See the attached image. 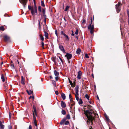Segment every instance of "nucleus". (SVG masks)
<instances>
[{
    "mask_svg": "<svg viewBox=\"0 0 129 129\" xmlns=\"http://www.w3.org/2000/svg\"><path fill=\"white\" fill-rule=\"evenodd\" d=\"M85 115L88 119L87 121V124L89 123L91 125L92 124V121L94 119L95 117L96 116L95 113H94L91 110H87L85 112Z\"/></svg>",
    "mask_w": 129,
    "mask_h": 129,
    "instance_id": "f257e3e1",
    "label": "nucleus"
},
{
    "mask_svg": "<svg viewBox=\"0 0 129 129\" xmlns=\"http://www.w3.org/2000/svg\"><path fill=\"white\" fill-rule=\"evenodd\" d=\"M91 24L88 26L87 27L88 29L90 30V32L91 34H92L93 33L94 26L93 25H91V24H92V18L91 19Z\"/></svg>",
    "mask_w": 129,
    "mask_h": 129,
    "instance_id": "f03ea898",
    "label": "nucleus"
},
{
    "mask_svg": "<svg viewBox=\"0 0 129 129\" xmlns=\"http://www.w3.org/2000/svg\"><path fill=\"white\" fill-rule=\"evenodd\" d=\"M31 12L33 15L35 16L36 15V13H37V11L36 6L32 8L31 9Z\"/></svg>",
    "mask_w": 129,
    "mask_h": 129,
    "instance_id": "7ed1b4c3",
    "label": "nucleus"
},
{
    "mask_svg": "<svg viewBox=\"0 0 129 129\" xmlns=\"http://www.w3.org/2000/svg\"><path fill=\"white\" fill-rule=\"evenodd\" d=\"M121 5V3L119 2L118 4L116 5V9L118 13H119L120 10V6Z\"/></svg>",
    "mask_w": 129,
    "mask_h": 129,
    "instance_id": "20e7f679",
    "label": "nucleus"
},
{
    "mask_svg": "<svg viewBox=\"0 0 129 129\" xmlns=\"http://www.w3.org/2000/svg\"><path fill=\"white\" fill-rule=\"evenodd\" d=\"M79 88V86L78 85H77L76 86L75 89V90L76 92L75 96H76L77 97V99H78V96L79 95V94L78 93Z\"/></svg>",
    "mask_w": 129,
    "mask_h": 129,
    "instance_id": "39448f33",
    "label": "nucleus"
},
{
    "mask_svg": "<svg viewBox=\"0 0 129 129\" xmlns=\"http://www.w3.org/2000/svg\"><path fill=\"white\" fill-rule=\"evenodd\" d=\"M20 2L24 6V7H25V5L26 4L27 0H19Z\"/></svg>",
    "mask_w": 129,
    "mask_h": 129,
    "instance_id": "423d86ee",
    "label": "nucleus"
},
{
    "mask_svg": "<svg viewBox=\"0 0 129 129\" xmlns=\"http://www.w3.org/2000/svg\"><path fill=\"white\" fill-rule=\"evenodd\" d=\"M65 56H66L68 59H69L71 58L72 55L71 54L66 53Z\"/></svg>",
    "mask_w": 129,
    "mask_h": 129,
    "instance_id": "0eeeda50",
    "label": "nucleus"
},
{
    "mask_svg": "<svg viewBox=\"0 0 129 129\" xmlns=\"http://www.w3.org/2000/svg\"><path fill=\"white\" fill-rule=\"evenodd\" d=\"M75 97L76 99V100H77V101H78L79 104L80 105H81L83 103V101L82 100V99L81 98H80L79 99V98L78 96V99H77V97L76 96H75Z\"/></svg>",
    "mask_w": 129,
    "mask_h": 129,
    "instance_id": "6e6552de",
    "label": "nucleus"
},
{
    "mask_svg": "<svg viewBox=\"0 0 129 129\" xmlns=\"http://www.w3.org/2000/svg\"><path fill=\"white\" fill-rule=\"evenodd\" d=\"M82 75V72L81 71H79L78 73L77 78L78 79H80L81 78V76Z\"/></svg>",
    "mask_w": 129,
    "mask_h": 129,
    "instance_id": "1a4fd4ad",
    "label": "nucleus"
},
{
    "mask_svg": "<svg viewBox=\"0 0 129 129\" xmlns=\"http://www.w3.org/2000/svg\"><path fill=\"white\" fill-rule=\"evenodd\" d=\"M59 48L60 49V50L62 52L65 53H66V52H65V50L64 48L63 47V46L61 45H60L59 46Z\"/></svg>",
    "mask_w": 129,
    "mask_h": 129,
    "instance_id": "9d476101",
    "label": "nucleus"
},
{
    "mask_svg": "<svg viewBox=\"0 0 129 129\" xmlns=\"http://www.w3.org/2000/svg\"><path fill=\"white\" fill-rule=\"evenodd\" d=\"M34 110L33 111V116L37 115L36 109V107L33 106Z\"/></svg>",
    "mask_w": 129,
    "mask_h": 129,
    "instance_id": "9b49d317",
    "label": "nucleus"
},
{
    "mask_svg": "<svg viewBox=\"0 0 129 129\" xmlns=\"http://www.w3.org/2000/svg\"><path fill=\"white\" fill-rule=\"evenodd\" d=\"M61 106L62 108H64L66 106V104L65 103H64L62 101L61 102Z\"/></svg>",
    "mask_w": 129,
    "mask_h": 129,
    "instance_id": "f8f14e48",
    "label": "nucleus"
},
{
    "mask_svg": "<svg viewBox=\"0 0 129 129\" xmlns=\"http://www.w3.org/2000/svg\"><path fill=\"white\" fill-rule=\"evenodd\" d=\"M4 40L5 41H8L9 39V37L8 36L5 35L4 36Z\"/></svg>",
    "mask_w": 129,
    "mask_h": 129,
    "instance_id": "ddd939ff",
    "label": "nucleus"
},
{
    "mask_svg": "<svg viewBox=\"0 0 129 129\" xmlns=\"http://www.w3.org/2000/svg\"><path fill=\"white\" fill-rule=\"evenodd\" d=\"M0 129H4V126L2 124V122L0 121Z\"/></svg>",
    "mask_w": 129,
    "mask_h": 129,
    "instance_id": "4468645a",
    "label": "nucleus"
},
{
    "mask_svg": "<svg viewBox=\"0 0 129 129\" xmlns=\"http://www.w3.org/2000/svg\"><path fill=\"white\" fill-rule=\"evenodd\" d=\"M66 120V118H64L60 122V124L61 125H62L63 123H64V122Z\"/></svg>",
    "mask_w": 129,
    "mask_h": 129,
    "instance_id": "2eb2a0df",
    "label": "nucleus"
},
{
    "mask_svg": "<svg viewBox=\"0 0 129 129\" xmlns=\"http://www.w3.org/2000/svg\"><path fill=\"white\" fill-rule=\"evenodd\" d=\"M54 73L55 75L56 76H58L59 75V73L56 70L54 71Z\"/></svg>",
    "mask_w": 129,
    "mask_h": 129,
    "instance_id": "dca6fc26",
    "label": "nucleus"
},
{
    "mask_svg": "<svg viewBox=\"0 0 129 129\" xmlns=\"http://www.w3.org/2000/svg\"><path fill=\"white\" fill-rule=\"evenodd\" d=\"M44 36L47 39H48V34L46 32L44 31Z\"/></svg>",
    "mask_w": 129,
    "mask_h": 129,
    "instance_id": "f3484780",
    "label": "nucleus"
},
{
    "mask_svg": "<svg viewBox=\"0 0 129 129\" xmlns=\"http://www.w3.org/2000/svg\"><path fill=\"white\" fill-rule=\"evenodd\" d=\"M61 96L63 100H64L65 99L66 96L64 93H62L61 94Z\"/></svg>",
    "mask_w": 129,
    "mask_h": 129,
    "instance_id": "a211bd4d",
    "label": "nucleus"
},
{
    "mask_svg": "<svg viewBox=\"0 0 129 129\" xmlns=\"http://www.w3.org/2000/svg\"><path fill=\"white\" fill-rule=\"evenodd\" d=\"M1 78L3 82H4L5 81V78L4 77L3 75V74H2L1 75Z\"/></svg>",
    "mask_w": 129,
    "mask_h": 129,
    "instance_id": "6ab92c4d",
    "label": "nucleus"
},
{
    "mask_svg": "<svg viewBox=\"0 0 129 129\" xmlns=\"http://www.w3.org/2000/svg\"><path fill=\"white\" fill-rule=\"evenodd\" d=\"M64 36L65 37L64 38L65 39V40L67 41H68L69 40V39L68 36L66 34L65 35H64Z\"/></svg>",
    "mask_w": 129,
    "mask_h": 129,
    "instance_id": "aec40b11",
    "label": "nucleus"
},
{
    "mask_svg": "<svg viewBox=\"0 0 129 129\" xmlns=\"http://www.w3.org/2000/svg\"><path fill=\"white\" fill-rule=\"evenodd\" d=\"M81 51V50L80 49H77L76 51V53L77 54H79L80 53V52Z\"/></svg>",
    "mask_w": 129,
    "mask_h": 129,
    "instance_id": "412c9836",
    "label": "nucleus"
},
{
    "mask_svg": "<svg viewBox=\"0 0 129 129\" xmlns=\"http://www.w3.org/2000/svg\"><path fill=\"white\" fill-rule=\"evenodd\" d=\"M26 91L27 92L28 94L29 95L31 94L33 92V91L31 90H26Z\"/></svg>",
    "mask_w": 129,
    "mask_h": 129,
    "instance_id": "4be33fe9",
    "label": "nucleus"
},
{
    "mask_svg": "<svg viewBox=\"0 0 129 129\" xmlns=\"http://www.w3.org/2000/svg\"><path fill=\"white\" fill-rule=\"evenodd\" d=\"M56 57H53L52 58V60L55 63H56Z\"/></svg>",
    "mask_w": 129,
    "mask_h": 129,
    "instance_id": "5701e85b",
    "label": "nucleus"
},
{
    "mask_svg": "<svg viewBox=\"0 0 129 129\" xmlns=\"http://www.w3.org/2000/svg\"><path fill=\"white\" fill-rule=\"evenodd\" d=\"M58 57L60 59V61H61L60 62V61H58L59 63H63V60L59 56H58ZM58 61H59L58 60Z\"/></svg>",
    "mask_w": 129,
    "mask_h": 129,
    "instance_id": "b1692460",
    "label": "nucleus"
},
{
    "mask_svg": "<svg viewBox=\"0 0 129 129\" xmlns=\"http://www.w3.org/2000/svg\"><path fill=\"white\" fill-rule=\"evenodd\" d=\"M61 113L63 115H64L66 114V112L64 110H62L61 111Z\"/></svg>",
    "mask_w": 129,
    "mask_h": 129,
    "instance_id": "393cba45",
    "label": "nucleus"
},
{
    "mask_svg": "<svg viewBox=\"0 0 129 129\" xmlns=\"http://www.w3.org/2000/svg\"><path fill=\"white\" fill-rule=\"evenodd\" d=\"M85 98L86 99H87L88 100H89V97L88 94H86L85 95Z\"/></svg>",
    "mask_w": 129,
    "mask_h": 129,
    "instance_id": "a878e982",
    "label": "nucleus"
},
{
    "mask_svg": "<svg viewBox=\"0 0 129 129\" xmlns=\"http://www.w3.org/2000/svg\"><path fill=\"white\" fill-rule=\"evenodd\" d=\"M40 37L41 38V40L43 41L44 40V38L42 35H40Z\"/></svg>",
    "mask_w": 129,
    "mask_h": 129,
    "instance_id": "bb28decb",
    "label": "nucleus"
},
{
    "mask_svg": "<svg viewBox=\"0 0 129 129\" xmlns=\"http://www.w3.org/2000/svg\"><path fill=\"white\" fill-rule=\"evenodd\" d=\"M0 30L2 31H4L5 30V29L3 26H2L0 27Z\"/></svg>",
    "mask_w": 129,
    "mask_h": 129,
    "instance_id": "cd10ccee",
    "label": "nucleus"
},
{
    "mask_svg": "<svg viewBox=\"0 0 129 129\" xmlns=\"http://www.w3.org/2000/svg\"><path fill=\"white\" fill-rule=\"evenodd\" d=\"M69 7H70L69 6H67L66 8L65 9L64 11H67V10L69 9Z\"/></svg>",
    "mask_w": 129,
    "mask_h": 129,
    "instance_id": "c85d7f7f",
    "label": "nucleus"
},
{
    "mask_svg": "<svg viewBox=\"0 0 129 129\" xmlns=\"http://www.w3.org/2000/svg\"><path fill=\"white\" fill-rule=\"evenodd\" d=\"M69 123V122L68 121H65L64 124L65 125H68Z\"/></svg>",
    "mask_w": 129,
    "mask_h": 129,
    "instance_id": "c756f323",
    "label": "nucleus"
},
{
    "mask_svg": "<svg viewBox=\"0 0 129 129\" xmlns=\"http://www.w3.org/2000/svg\"><path fill=\"white\" fill-rule=\"evenodd\" d=\"M69 80L70 85H71L72 87H73V83H72V81H71L69 79Z\"/></svg>",
    "mask_w": 129,
    "mask_h": 129,
    "instance_id": "7c9ffc66",
    "label": "nucleus"
},
{
    "mask_svg": "<svg viewBox=\"0 0 129 129\" xmlns=\"http://www.w3.org/2000/svg\"><path fill=\"white\" fill-rule=\"evenodd\" d=\"M41 4L42 6L44 7L45 6V4L44 2L42 1L41 2Z\"/></svg>",
    "mask_w": 129,
    "mask_h": 129,
    "instance_id": "2f4dec72",
    "label": "nucleus"
},
{
    "mask_svg": "<svg viewBox=\"0 0 129 129\" xmlns=\"http://www.w3.org/2000/svg\"><path fill=\"white\" fill-rule=\"evenodd\" d=\"M34 123L35 126H36V127H37V123L36 121H34Z\"/></svg>",
    "mask_w": 129,
    "mask_h": 129,
    "instance_id": "473e14b6",
    "label": "nucleus"
},
{
    "mask_svg": "<svg viewBox=\"0 0 129 129\" xmlns=\"http://www.w3.org/2000/svg\"><path fill=\"white\" fill-rule=\"evenodd\" d=\"M41 7L40 6H39L38 7V10L40 12L41 11Z\"/></svg>",
    "mask_w": 129,
    "mask_h": 129,
    "instance_id": "72a5a7b5",
    "label": "nucleus"
},
{
    "mask_svg": "<svg viewBox=\"0 0 129 129\" xmlns=\"http://www.w3.org/2000/svg\"><path fill=\"white\" fill-rule=\"evenodd\" d=\"M66 118L68 119H70V117L69 114H68L67 115Z\"/></svg>",
    "mask_w": 129,
    "mask_h": 129,
    "instance_id": "f704fd0d",
    "label": "nucleus"
},
{
    "mask_svg": "<svg viewBox=\"0 0 129 129\" xmlns=\"http://www.w3.org/2000/svg\"><path fill=\"white\" fill-rule=\"evenodd\" d=\"M78 34V30L77 29H76V31L75 32V34L76 35H77Z\"/></svg>",
    "mask_w": 129,
    "mask_h": 129,
    "instance_id": "c9c22d12",
    "label": "nucleus"
},
{
    "mask_svg": "<svg viewBox=\"0 0 129 129\" xmlns=\"http://www.w3.org/2000/svg\"><path fill=\"white\" fill-rule=\"evenodd\" d=\"M41 44H42V46L43 47V49H44V42H42Z\"/></svg>",
    "mask_w": 129,
    "mask_h": 129,
    "instance_id": "e433bc0d",
    "label": "nucleus"
},
{
    "mask_svg": "<svg viewBox=\"0 0 129 129\" xmlns=\"http://www.w3.org/2000/svg\"><path fill=\"white\" fill-rule=\"evenodd\" d=\"M11 66L12 67V68L14 69V64L13 63H11Z\"/></svg>",
    "mask_w": 129,
    "mask_h": 129,
    "instance_id": "4c0bfd02",
    "label": "nucleus"
},
{
    "mask_svg": "<svg viewBox=\"0 0 129 129\" xmlns=\"http://www.w3.org/2000/svg\"><path fill=\"white\" fill-rule=\"evenodd\" d=\"M85 57L87 58H89L88 54H85Z\"/></svg>",
    "mask_w": 129,
    "mask_h": 129,
    "instance_id": "58836bf2",
    "label": "nucleus"
},
{
    "mask_svg": "<svg viewBox=\"0 0 129 129\" xmlns=\"http://www.w3.org/2000/svg\"><path fill=\"white\" fill-rule=\"evenodd\" d=\"M61 34L62 35H63L64 36L66 35V34L63 33L62 31H61Z\"/></svg>",
    "mask_w": 129,
    "mask_h": 129,
    "instance_id": "ea45409f",
    "label": "nucleus"
},
{
    "mask_svg": "<svg viewBox=\"0 0 129 129\" xmlns=\"http://www.w3.org/2000/svg\"><path fill=\"white\" fill-rule=\"evenodd\" d=\"M33 7H31V6H28V8L29 10H31V9H32Z\"/></svg>",
    "mask_w": 129,
    "mask_h": 129,
    "instance_id": "a19ab883",
    "label": "nucleus"
},
{
    "mask_svg": "<svg viewBox=\"0 0 129 129\" xmlns=\"http://www.w3.org/2000/svg\"><path fill=\"white\" fill-rule=\"evenodd\" d=\"M43 16L44 17V18H46V16L45 14V12H44V13H43Z\"/></svg>",
    "mask_w": 129,
    "mask_h": 129,
    "instance_id": "79ce46f5",
    "label": "nucleus"
},
{
    "mask_svg": "<svg viewBox=\"0 0 129 129\" xmlns=\"http://www.w3.org/2000/svg\"><path fill=\"white\" fill-rule=\"evenodd\" d=\"M21 83L23 84H25L23 80H21Z\"/></svg>",
    "mask_w": 129,
    "mask_h": 129,
    "instance_id": "37998d69",
    "label": "nucleus"
},
{
    "mask_svg": "<svg viewBox=\"0 0 129 129\" xmlns=\"http://www.w3.org/2000/svg\"><path fill=\"white\" fill-rule=\"evenodd\" d=\"M55 79L56 81H57L58 79V76H56V77H55Z\"/></svg>",
    "mask_w": 129,
    "mask_h": 129,
    "instance_id": "c03bdc74",
    "label": "nucleus"
},
{
    "mask_svg": "<svg viewBox=\"0 0 129 129\" xmlns=\"http://www.w3.org/2000/svg\"><path fill=\"white\" fill-rule=\"evenodd\" d=\"M55 94L56 95H57L58 94V91H55Z\"/></svg>",
    "mask_w": 129,
    "mask_h": 129,
    "instance_id": "a18cd8bd",
    "label": "nucleus"
},
{
    "mask_svg": "<svg viewBox=\"0 0 129 129\" xmlns=\"http://www.w3.org/2000/svg\"><path fill=\"white\" fill-rule=\"evenodd\" d=\"M33 119L34 121H36V117L35 116H33Z\"/></svg>",
    "mask_w": 129,
    "mask_h": 129,
    "instance_id": "49530a36",
    "label": "nucleus"
},
{
    "mask_svg": "<svg viewBox=\"0 0 129 129\" xmlns=\"http://www.w3.org/2000/svg\"><path fill=\"white\" fill-rule=\"evenodd\" d=\"M55 33L56 35L57 36V32L56 30H55Z\"/></svg>",
    "mask_w": 129,
    "mask_h": 129,
    "instance_id": "de8ad7c7",
    "label": "nucleus"
},
{
    "mask_svg": "<svg viewBox=\"0 0 129 129\" xmlns=\"http://www.w3.org/2000/svg\"><path fill=\"white\" fill-rule=\"evenodd\" d=\"M12 128V126L11 125H9L8 126V129H11Z\"/></svg>",
    "mask_w": 129,
    "mask_h": 129,
    "instance_id": "09e8293b",
    "label": "nucleus"
},
{
    "mask_svg": "<svg viewBox=\"0 0 129 129\" xmlns=\"http://www.w3.org/2000/svg\"><path fill=\"white\" fill-rule=\"evenodd\" d=\"M72 96L71 95V94H70L69 95V98L70 99H72Z\"/></svg>",
    "mask_w": 129,
    "mask_h": 129,
    "instance_id": "8fccbe9b",
    "label": "nucleus"
},
{
    "mask_svg": "<svg viewBox=\"0 0 129 129\" xmlns=\"http://www.w3.org/2000/svg\"><path fill=\"white\" fill-rule=\"evenodd\" d=\"M72 34H71V35L72 36H74V32L73 30L72 31Z\"/></svg>",
    "mask_w": 129,
    "mask_h": 129,
    "instance_id": "3c124183",
    "label": "nucleus"
},
{
    "mask_svg": "<svg viewBox=\"0 0 129 129\" xmlns=\"http://www.w3.org/2000/svg\"><path fill=\"white\" fill-rule=\"evenodd\" d=\"M28 129H32V126L31 125H30L29 126Z\"/></svg>",
    "mask_w": 129,
    "mask_h": 129,
    "instance_id": "603ef678",
    "label": "nucleus"
},
{
    "mask_svg": "<svg viewBox=\"0 0 129 129\" xmlns=\"http://www.w3.org/2000/svg\"><path fill=\"white\" fill-rule=\"evenodd\" d=\"M46 18H44V22L45 23V24L46 23Z\"/></svg>",
    "mask_w": 129,
    "mask_h": 129,
    "instance_id": "864d4df0",
    "label": "nucleus"
},
{
    "mask_svg": "<svg viewBox=\"0 0 129 129\" xmlns=\"http://www.w3.org/2000/svg\"><path fill=\"white\" fill-rule=\"evenodd\" d=\"M38 21L39 22V27H40V21L39 20Z\"/></svg>",
    "mask_w": 129,
    "mask_h": 129,
    "instance_id": "5fc2aeb1",
    "label": "nucleus"
},
{
    "mask_svg": "<svg viewBox=\"0 0 129 129\" xmlns=\"http://www.w3.org/2000/svg\"><path fill=\"white\" fill-rule=\"evenodd\" d=\"M127 14L128 16V17H129V11H127Z\"/></svg>",
    "mask_w": 129,
    "mask_h": 129,
    "instance_id": "6e6d98bb",
    "label": "nucleus"
},
{
    "mask_svg": "<svg viewBox=\"0 0 129 129\" xmlns=\"http://www.w3.org/2000/svg\"><path fill=\"white\" fill-rule=\"evenodd\" d=\"M32 98L33 99H34V96H30L29 97V98Z\"/></svg>",
    "mask_w": 129,
    "mask_h": 129,
    "instance_id": "4d7b16f0",
    "label": "nucleus"
},
{
    "mask_svg": "<svg viewBox=\"0 0 129 129\" xmlns=\"http://www.w3.org/2000/svg\"><path fill=\"white\" fill-rule=\"evenodd\" d=\"M85 20H83V21H82V23H85Z\"/></svg>",
    "mask_w": 129,
    "mask_h": 129,
    "instance_id": "13d9d810",
    "label": "nucleus"
},
{
    "mask_svg": "<svg viewBox=\"0 0 129 129\" xmlns=\"http://www.w3.org/2000/svg\"><path fill=\"white\" fill-rule=\"evenodd\" d=\"M43 14L44 13V12H45V9H43Z\"/></svg>",
    "mask_w": 129,
    "mask_h": 129,
    "instance_id": "bf43d9fd",
    "label": "nucleus"
},
{
    "mask_svg": "<svg viewBox=\"0 0 129 129\" xmlns=\"http://www.w3.org/2000/svg\"><path fill=\"white\" fill-rule=\"evenodd\" d=\"M11 113L10 112H9V117H10V118H11Z\"/></svg>",
    "mask_w": 129,
    "mask_h": 129,
    "instance_id": "052dcab7",
    "label": "nucleus"
},
{
    "mask_svg": "<svg viewBox=\"0 0 129 129\" xmlns=\"http://www.w3.org/2000/svg\"><path fill=\"white\" fill-rule=\"evenodd\" d=\"M70 101L71 102L73 101L72 99H70Z\"/></svg>",
    "mask_w": 129,
    "mask_h": 129,
    "instance_id": "680f3d73",
    "label": "nucleus"
},
{
    "mask_svg": "<svg viewBox=\"0 0 129 129\" xmlns=\"http://www.w3.org/2000/svg\"><path fill=\"white\" fill-rule=\"evenodd\" d=\"M128 24L129 25V17H128Z\"/></svg>",
    "mask_w": 129,
    "mask_h": 129,
    "instance_id": "e2e57ef3",
    "label": "nucleus"
},
{
    "mask_svg": "<svg viewBox=\"0 0 129 129\" xmlns=\"http://www.w3.org/2000/svg\"><path fill=\"white\" fill-rule=\"evenodd\" d=\"M23 78L22 76L21 77V80H23Z\"/></svg>",
    "mask_w": 129,
    "mask_h": 129,
    "instance_id": "0e129e2a",
    "label": "nucleus"
},
{
    "mask_svg": "<svg viewBox=\"0 0 129 129\" xmlns=\"http://www.w3.org/2000/svg\"><path fill=\"white\" fill-rule=\"evenodd\" d=\"M97 99H98L99 100V97H98V96H97Z\"/></svg>",
    "mask_w": 129,
    "mask_h": 129,
    "instance_id": "69168bd1",
    "label": "nucleus"
},
{
    "mask_svg": "<svg viewBox=\"0 0 129 129\" xmlns=\"http://www.w3.org/2000/svg\"><path fill=\"white\" fill-rule=\"evenodd\" d=\"M50 79H51L52 78V77L51 76H50Z\"/></svg>",
    "mask_w": 129,
    "mask_h": 129,
    "instance_id": "338daca9",
    "label": "nucleus"
},
{
    "mask_svg": "<svg viewBox=\"0 0 129 129\" xmlns=\"http://www.w3.org/2000/svg\"><path fill=\"white\" fill-rule=\"evenodd\" d=\"M91 128H92V127H91V126H90L89 127V129H91Z\"/></svg>",
    "mask_w": 129,
    "mask_h": 129,
    "instance_id": "774afa93",
    "label": "nucleus"
}]
</instances>
